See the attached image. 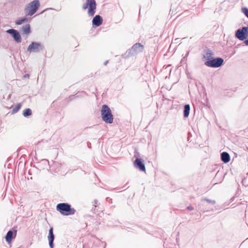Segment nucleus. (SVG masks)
<instances>
[{
    "instance_id": "nucleus-1",
    "label": "nucleus",
    "mask_w": 248,
    "mask_h": 248,
    "mask_svg": "<svg viewBox=\"0 0 248 248\" xmlns=\"http://www.w3.org/2000/svg\"><path fill=\"white\" fill-rule=\"evenodd\" d=\"M56 209L63 216L73 215L76 212L75 209L72 208L70 204L65 202L58 204Z\"/></svg>"
},
{
    "instance_id": "nucleus-2",
    "label": "nucleus",
    "mask_w": 248,
    "mask_h": 248,
    "mask_svg": "<svg viewBox=\"0 0 248 248\" xmlns=\"http://www.w3.org/2000/svg\"><path fill=\"white\" fill-rule=\"evenodd\" d=\"M101 114L102 120L107 124H112L113 121V117L111 111L108 106L103 105L101 110Z\"/></svg>"
},
{
    "instance_id": "nucleus-3",
    "label": "nucleus",
    "mask_w": 248,
    "mask_h": 248,
    "mask_svg": "<svg viewBox=\"0 0 248 248\" xmlns=\"http://www.w3.org/2000/svg\"><path fill=\"white\" fill-rule=\"evenodd\" d=\"M144 46L140 43H137L131 48L128 49L124 54L123 56L124 58H128L135 56L142 52Z\"/></svg>"
},
{
    "instance_id": "nucleus-4",
    "label": "nucleus",
    "mask_w": 248,
    "mask_h": 248,
    "mask_svg": "<svg viewBox=\"0 0 248 248\" xmlns=\"http://www.w3.org/2000/svg\"><path fill=\"white\" fill-rule=\"evenodd\" d=\"M40 6L38 0H33L29 3L25 8L24 11L26 16H31L34 14Z\"/></svg>"
},
{
    "instance_id": "nucleus-5",
    "label": "nucleus",
    "mask_w": 248,
    "mask_h": 248,
    "mask_svg": "<svg viewBox=\"0 0 248 248\" xmlns=\"http://www.w3.org/2000/svg\"><path fill=\"white\" fill-rule=\"evenodd\" d=\"M89 8L88 14L89 16H93L95 13L96 8V3L95 0H92L89 2H87L83 5L82 9L85 10Z\"/></svg>"
},
{
    "instance_id": "nucleus-6",
    "label": "nucleus",
    "mask_w": 248,
    "mask_h": 248,
    "mask_svg": "<svg viewBox=\"0 0 248 248\" xmlns=\"http://www.w3.org/2000/svg\"><path fill=\"white\" fill-rule=\"evenodd\" d=\"M44 49L43 45L37 42H32L28 47L27 51L30 53H39Z\"/></svg>"
},
{
    "instance_id": "nucleus-7",
    "label": "nucleus",
    "mask_w": 248,
    "mask_h": 248,
    "mask_svg": "<svg viewBox=\"0 0 248 248\" xmlns=\"http://www.w3.org/2000/svg\"><path fill=\"white\" fill-rule=\"evenodd\" d=\"M248 35V26L244 27L242 29H239L235 32V37L241 41L247 39Z\"/></svg>"
},
{
    "instance_id": "nucleus-8",
    "label": "nucleus",
    "mask_w": 248,
    "mask_h": 248,
    "mask_svg": "<svg viewBox=\"0 0 248 248\" xmlns=\"http://www.w3.org/2000/svg\"><path fill=\"white\" fill-rule=\"evenodd\" d=\"M6 32L11 34L16 43H21V37L18 31L15 29H11L7 30Z\"/></svg>"
},
{
    "instance_id": "nucleus-9",
    "label": "nucleus",
    "mask_w": 248,
    "mask_h": 248,
    "mask_svg": "<svg viewBox=\"0 0 248 248\" xmlns=\"http://www.w3.org/2000/svg\"><path fill=\"white\" fill-rule=\"evenodd\" d=\"M135 167L140 171H145V167L143 163V160L141 158H137L134 162Z\"/></svg>"
},
{
    "instance_id": "nucleus-10",
    "label": "nucleus",
    "mask_w": 248,
    "mask_h": 248,
    "mask_svg": "<svg viewBox=\"0 0 248 248\" xmlns=\"http://www.w3.org/2000/svg\"><path fill=\"white\" fill-rule=\"evenodd\" d=\"M213 52L208 48H206L203 51V57L206 62L212 61L214 60L213 58Z\"/></svg>"
},
{
    "instance_id": "nucleus-11",
    "label": "nucleus",
    "mask_w": 248,
    "mask_h": 248,
    "mask_svg": "<svg viewBox=\"0 0 248 248\" xmlns=\"http://www.w3.org/2000/svg\"><path fill=\"white\" fill-rule=\"evenodd\" d=\"M48 240L49 242V246L50 248H54V240L55 238V235L53 233V227H50L49 230L48 235L47 236Z\"/></svg>"
},
{
    "instance_id": "nucleus-12",
    "label": "nucleus",
    "mask_w": 248,
    "mask_h": 248,
    "mask_svg": "<svg viewBox=\"0 0 248 248\" xmlns=\"http://www.w3.org/2000/svg\"><path fill=\"white\" fill-rule=\"evenodd\" d=\"M16 231H9L5 236L6 242L8 243H11L12 240L16 236Z\"/></svg>"
},
{
    "instance_id": "nucleus-13",
    "label": "nucleus",
    "mask_w": 248,
    "mask_h": 248,
    "mask_svg": "<svg viewBox=\"0 0 248 248\" xmlns=\"http://www.w3.org/2000/svg\"><path fill=\"white\" fill-rule=\"evenodd\" d=\"M103 22V18L100 15H96L93 19L92 23L93 26L98 27Z\"/></svg>"
},
{
    "instance_id": "nucleus-14",
    "label": "nucleus",
    "mask_w": 248,
    "mask_h": 248,
    "mask_svg": "<svg viewBox=\"0 0 248 248\" xmlns=\"http://www.w3.org/2000/svg\"><path fill=\"white\" fill-rule=\"evenodd\" d=\"M221 159L222 161L227 163L230 160V156L227 152H223L221 154Z\"/></svg>"
},
{
    "instance_id": "nucleus-15",
    "label": "nucleus",
    "mask_w": 248,
    "mask_h": 248,
    "mask_svg": "<svg viewBox=\"0 0 248 248\" xmlns=\"http://www.w3.org/2000/svg\"><path fill=\"white\" fill-rule=\"evenodd\" d=\"M190 109V107L189 104H186L184 106L183 114L184 117L185 118H187L188 117L189 114Z\"/></svg>"
},
{
    "instance_id": "nucleus-16",
    "label": "nucleus",
    "mask_w": 248,
    "mask_h": 248,
    "mask_svg": "<svg viewBox=\"0 0 248 248\" xmlns=\"http://www.w3.org/2000/svg\"><path fill=\"white\" fill-rule=\"evenodd\" d=\"M23 33L25 34H29L31 33V27L30 24H27L22 27Z\"/></svg>"
},
{
    "instance_id": "nucleus-17",
    "label": "nucleus",
    "mask_w": 248,
    "mask_h": 248,
    "mask_svg": "<svg viewBox=\"0 0 248 248\" xmlns=\"http://www.w3.org/2000/svg\"><path fill=\"white\" fill-rule=\"evenodd\" d=\"M204 202H206L209 203H211L212 204H215L216 203V201L215 200H211L207 198H203L201 200L202 203L201 204L202 206L205 205V203H204Z\"/></svg>"
},
{
    "instance_id": "nucleus-18",
    "label": "nucleus",
    "mask_w": 248,
    "mask_h": 248,
    "mask_svg": "<svg viewBox=\"0 0 248 248\" xmlns=\"http://www.w3.org/2000/svg\"><path fill=\"white\" fill-rule=\"evenodd\" d=\"M208 67L217 68L220 67L223 65V63H204Z\"/></svg>"
},
{
    "instance_id": "nucleus-19",
    "label": "nucleus",
    "mask_w": 248,
    "mask_h": 248,
    "mask_svg": "<svg viewBox=\"0 0 248 248\" xmlns=\"http://www.w3.org/2000/svg\"><path fill=\"white\" fill-rule=\"evenodd\" d=\"M31 114H32V111H31V109H30L29 108L25 109L24 110L23 113V116L25 117H27L31 115Z\"/></svg>"
},
{
    "instance_id": "nucleus-20",
    "label": "nucleus",
    "mask_w": 248,
    "mask_h": 248,
    "mask_svg": "<svg viewBox=\"0 0 248 248\" xmlns=\"http://www.w3.org/2000/svg\"><path fill=\"white\" fill-rule=\"evenodd\" d=\"M28 21V19L26 17H24V18H22L20 19L16 20V24L17 25H19L25 22H27Z\"/></svg>"
},
{
    "instance_id": "nucleus-21",
    "label": "nucleus",
    "mask_w": 248,
    "mask_h": 248,
    "mask_svg": "<svg viewBox=\"0 0 248 248\" xmlns=\"http://www.w3.org/2000/svg\"><path fill=\"white\" fill-rule=\"evenodd\" d=\"M21 105L19 103L17 104L13 108L12 110V112L13 113H16L21 108Z\"/></svg>"
},
{
    "instance_id": "nucleus-22",
    "label": "nucleus",
    "mask_w": 248,
    "mask_h": 248,
    "mask_svg": "<svg viewBox=\"0 0 248 248\" xmlns=\"http://www.w3.org/2000/svg\"><path fill=\"white\" fill-rule=\"evenodd\" d=\"M238 207L239 209L245 210V213L246 212V209L247 208V202L245 203H241L238 205Z\"/></svg>"
},
{
    "instance_id": "nucleus-23",
    "label": "nucleus",
    "mask_w": 248,
    "mask_h": 248,
    "mask_svg": "<svg viewBox=\"0 0 248 248\" xmlns=\"http://www.w3.org/2000/svg\"><path fill=\"white\" fill-rule=\"evenodd\" d=\"M209 62V61L208 62ZM209 62H224V60L221 58H214V60L212 61H209Z\"/></svg>"
},
{
    "instance_id": "nucleus-24",
    "label": "nucleus",
    "mask_w": 248,
    "mask_h": 248,
    "mask_svg": "<svg viewBox=\"0 0 248 248\" xmlns=\"http://www.w3.org/2000/svg\"><path fill=\"white\" fill-rule=\"evenodd\" d=\"M242 184L243 186H244L245 187L248 186V181L247 178H244L242 180Z\"/></svg>"
},
{
    "instance_id": "nucleus-25",
    "label": "nucleus",
    "mask_w": 248,
    "mask_h": 248,
    "mask_svg": "<svg viewBox=\"0 0 248 248\" xmlns=\"http://www.w3.org/2000/svg\"><path fill=\"white\" fill-rule=\"evenodd\" d=\"M242 10L245 16L248 17V8L247 7H244L242 9Z\"/></svg>"
},
{
    "instance_id": "nucleus-26",
    "label": "nucleus",
    "mask_w": 248,
    "mask_h": 248,
    "mask_svg": "<svg viewBox=\"0 0 248 248\" xmlns=\"http://www.w3.org/2000/svg\"><path fill=\"white\" fill-rule=\"evenodd\" d=\"M187 209L188 210H190V211L194 210V208L192 206H188V207H187Z\"/></svg>"
},
{
    "instance_id": "nucleus-27",
    "label": "nucleus",
    "mask_w": 248,
    "mask_h": 248,
    "mask_svg": "<svg viewBox=\"0 0 248 248\" xmlns=\"http://www.w3.org/2000/svg\"><path fill=\"white\" fill-rule=\"evenodd\" d=\"M29 77H30V75H29V74H25V75H24L23 76V78H29Z\"/></svg>"
},
{
    "instance_id": "nucleus-28",
    "label": "nucleus",
    "mask_w": 248,
    "mask_h": 248,
    "mask_svg": "<svg viewBox=\"0 0 248 248\" xmlns=\"http://www.w3.org/2000/svg\"><path fill=\"white\" fill-rule=\"evenodd\" d=\"M244 43L247 45L248 46V39H245L244 40Z\"/></svg>"
},
{
    "instance_id": "nucleus-29",
    "label": "nucleus",
    "mask_w": 248,
    "mask_h": 248,
    "mask_svg": "<svg viewBox=\"0 0 248 248\" xmlns=\"http://www.w3.org/2000/svg\"><path fill=\"white\" fill-rule=\"evenodd\" d=\"M199 206H200L199 207V210H201V211H202V210H204V209H202V207H201V205H199Z\"/></svg>"
},
{
    "instance_id": "nucleus-30",
    "label": "nucleus",
    "mask_w": 248,
    "mask_h": 248,
    "mask_svg": "<svg viewBox=\"0 0 248 248\" xmlns=\"http://www.w3.org/2000/svg\"><path fill=\"white\" fill-rule=\"evenodd\" d=\"M94 204H97L98 202V201L97 200H94L93 201Z\"/></svg>"
},
{
    "instance_id": "nucleus-31",
    "label": "nucleus",
    "mask_w": 248,
    "mask_h": 248,
    "mask_svg": "<svg viewBox=\"0 0 248 248\" xmlns=\"http://www.w3.org/2000/svg\"><path fill=\"white\" fill-rule=\"evenodd\" d=\"M184 59H185V58H183L182 59V60H181V62H183V61H185Z\"/></svg>"
},
{
    "instance_id": "nucleus-32",
    "label": "nucleus",
    "mask_w": 248,
    "mask_h": 248,
    "mask_svg": "<svg viewBox=\"0 0 248 248\" xmlns=\"http://www.w3.org/2000/svg\"><path fill=\"white\" fill-rule=\"evenodd\" d=\"M107 63H108L105 62V63H104V65H106Z\"/></svg>"
}]
</instances>
